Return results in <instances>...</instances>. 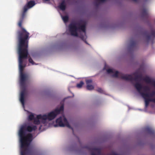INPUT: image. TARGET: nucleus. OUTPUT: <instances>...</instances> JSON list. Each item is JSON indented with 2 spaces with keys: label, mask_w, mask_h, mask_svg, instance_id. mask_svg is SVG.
Instances as JSON below:
<instances>
[{
  "label": "nucleus",
  "mask_w": 155,
  "mask_h": 155,
  "mask_svg": "<svg viewBox=\"0 0 155 155\" xmlns=\"http://www.w3.org/2000/svg\"><path fill=\"white\" fill-rule=\"evenodd\" d=\"M37 129L36 126H23L19 130L18 135L20 143L21 155H25L28 153L29 150L27 147L29 146L33 140L32 135L30 134L26 136L25 131L31 132Z\"/></svg>",
  "instance_id": "2"
},
{
  "label": "nucleus",
  "mask_w": 155,
  "mask_h": 155,
  "mask_svg": "<svg viewBox=\"0 0 155 155\" xmlns=\"http://www.w3.org/2000/svg\"><path fill=\"white\" fill-rule=\"evenodd\" d=\"M134 86L138 92L144 99L146 107H147L149 105L150 102L155 103V98H149L148 97L149 95L147 93L143 92L141 91V89L143 88L144 92L149 91H150V88L149 87L147 86H145L143 87L142 85L138 82L136 83L134 85Z\"/></svg>",
  "instance_id": "6"
},
{
  "label": "nucleus",
  "mask_w": 155,
  "mask_h": 155,
  "mask_svg": "<svg viewBox=\"0 0 155 155\" xmlns=\"http://www.w3.org/2000/svg\"><path fill=\"white\" fill-rule=\"evenodd\" d=\"M91 155H96L94 152H92L91 153Z\"/></svg>",
  "instance_id": "29"
},
{
  "label": "nucleus",
  "mask_w": 155,
  "mask_h": 155,
  "mask_svg": "<svg viewBox=\"0 0 155 155\" xmlns=\"http://www.w3.org/2000/svg\"><path fill=\"white\" fill-rule=\"evenodd\" d=\"M145 131L150 134H153L154 133V131L152 128L149 127H147L145 128Z\"/></svg>",
  "instance_id": "13"
},
{
  "label": "nucleus",
  "mask_w": 155,
  "mask_h": 155,
  "mask_svg": "<svg viewBox=\"0 0 155 155\" xmlns=\"http://www.w3.org/2000/svg\"><path fill=\"white\" fill-rule=\"evenodd\" d=\"M62 18L64 23H66L68 21L69 17L68 16H63L62 17Z\"/></svg>",
  "instance_id": "16"
},
{
  "label": "nucleus",
  "mask_w": 155,
  "mask_h": 155,
  "mask_svg": "<svg viewBox=\"0 0 155 155\" xmlns=\"http://www.w3.org/2000/svg\"><path fill=\"white\" fill-rule=\"evenodd\" d=\"M35 5V2L33 1H31L29 2L27 4V6H28V8L32 7Z\"/></svg>",
  "instance_id": "14"
},
{
  "label": "nucleus",
  "mask_w": 155,
  "mask_h": 155,
  "mask_svg": "<svg viewBox=\"0 0 155 155\" xmlns=\"http://www.w3.org/2000/svg\"><path fill=\"white\" fill-rule=\"evenodd\" d=\"M147 93L149 95L148 97H152L155 95V91H152L150 93Z\"/></svg>",
  "instance_id": "20"
},
{
  "label": "nucleus",
  "mask_w": 155,
  "mask_h": 155,
  "mask_svg": "<svg viewBox=\"0 0 155 155\" xmlns=\"http://www.w3.org/2000/svg\"><path fill=\"white\" fill-rule=\"evenodd\" d=\"M86 88L88 90H91L94 89V87L93 85L91 84H87V85Z\"/></svg>",
  "instance_id": "15"
},
{
  "label": "nucleus",
  "mask_w": 155,
  "mask_h": 155,
  "mask_svg": "<svg viewBox=\"0 0 155 155\" xmlns=\"http://www.w3.org/2000/svg\"><path fill=\"white\" fill-rule=\"evenodd\" d=\"M28 6L27 5H25L24 7L23 12H26L28 9Z\"/></svg>",
  "instance_id": "25"
},
{
  "label": "nucleus",
  "mask_w": 155,
  "mask_h": 155,
  "mask_svg": "<svg viewBox=\"0 0 155 155\" xmlns=\"http://www.w3.org/2000/svg\"><path fill=\"white\" fill-rule=\"evenodd\" d=\"M93 151L96 152L98 154H100L101 153V150L100 149L98 148H93L92 149Z\"/></svg>",
  "instance_id": "17"
},
{
  "label": "nucleus",
  "mask_w": 155,
  "mask_h": 155,
  "mask_svg": "<svg viewBox=\"0 0 155 155\" xmlns=\"http://www.w3.org/2000/svg\"><path fill=\"white\" fill-rule=\"evenodd\" d=\"M86 83L87 85V84H91L92 82V81L91 79L87 80L86 81Z\"/></svg>",
  "instance_id": "24"
},
{
  "label": "nucleus",
  "mask_w": 155,
  "mask_h": 155,
  "mask_svg": "<svg viewBox=\"0 0 155 155\" xmlns=\"http://www.w3.org/2000/svg\"><path fill=\"white\" fill-rule=\"evenodd\" d=\"M25 13L26 12H23L21 15V17L20 18H22L23 19L25 15Z\"/></svg>",
  "instance_id": "27"
},
{
  "label": "nucleus",
  "mask_w": 155,
  "mask_h": 155,
  "mask_svg": "<svg viewBox=\"0 0 155 155\" xmlns=\"http://www.w3.org/2000/svg\"><path fill=\"white\" fill-rule=\"evenodd\" d=\"M58 7L62 11L65 10L66 8V5L64 0L62 1L61 2L59 5Z\"/></svg>",
  "instance_id": "10"
},
{
  "label": "nucleus",
  "mask_w": 155,
  "mask_h": 155,
  "mask_svg": "<svg viewBox=\"0 0 155 155\" xmlns=\"http://www.w3.org/2000/svg\"><path fill=\"white\" fill-rule=\"evenodd\" d=\"M38 115H37V118H35L34 119V124H37V125L40 124V121L39 120V119H41V120H43V123H44L45 122H44L43 119L42 118H39L38 117Z\"/></svg>",
  "instance_id": "12"
},
{
  "label": "nucleus",
  "mask_w": 155,
  "mask_h": 155,
  "mask_svg": "<svg viewBox=\"0 0 155 155\" xmlns=\"http://www.w3.org/2000/svg\"><path fill=\"white\" fill-rule=\"evenodd\" d=\"M145 34L146 35V38L148 41H149L150 39H153L152 41V44H153V39L155 38V31L153 29L151 30L150 33H148L147 31H145Z\"/></svg>",
  "instance_id": "9"
},
{
  "label": "nucleus",
  "mask_w": 155,
  "mask_h": 155,
  "mask_svg": "<svg viewBox=\"0 0 155 155\" xmlns=\"http://www.w3.org/2000/svg\"><path fill=\"white\" fill-rule=\"evenodd\" d=\"M142 16L143 17L147 18L148 17V14L146 8H143L142 11Z\"/></svg>",
  "instance_id": "11"
},
{
  "label": "nucleus",
  "mask_w": 155,
  "mask_h": 155,
  "mask_svg": "<svg viewBox=\"0 0 155 155\" xmlns=\"http://www.w3.org/2000/svg\"><path fill=\"white\" fill-rule=\"evenodd\" d=\"M44 0L45 1H50V0Z\"/></svg>",
  "instance_id": "32"
},
{
  "label": "nucleus",
  "mask_w": 155,
  "mask_h": 155,
  "mask_svg": "<svg viewBox=\"0 0 155 155\" xmlns=\"http://www.w3.org/2000/svg\"><path fill=\"white\" fill-rule=\"evenodd\" d=\"M143 80L146 82L150 83L151 82L150 79L148 77H146L143 78Z\"/></svg>",
  "instance_id": "18"
},
{
  "label": "nucleus",
  "mask_w": 155,
  "mask_h": 155,
  "mask_svg": "<svg viewBox=\"0 0 155 155\" xmlns=\"http://www.w3.org/2000/svg\"><path fill=\"white\" fill-rule=\"evenodd\" d=\"M135 2H137L138 1V0H133Z\"/></svg>",
  "instance_id": "31"
},
{
  "label": "nucleus",
  "mask_w": 155,
  "mask_h": 155,
  "mask_svg": "<svg viewBox=\"0 0 155 155\" xmlns=\"http://www.w3.org/2000/svg\"><path fill=\"white\" fill-rule=\"evenodd\" d=\"M152 84L155 86V81H153V83Z\"/></svg>",
  "instance_id": "30"
},
{
  "label": "nucleus",
  "mask_w": 155,
  "mask_h": 155,
  "mask_svg": "<svg viewBox=\"0 0 155 155\" xmlns=\"http://www.w3.org/2000/svg\"><path fill=\"white\" fill-rule=\"evenodd\" d=\"M56 122L57 124L54 125L55 127H57L58 125L61 127L66 126L69 128H71L73 132V128L71 127L66 118L64 116H63L60 117L56 120Z\"/></svg>",
  "instance_id": "8"
},
{
  "label": "nucleus",
  "mask_w": 155,
  "mask_h": 155,
  "mask_svg": "<svg viewBox=\"0 0 155 155\" xmlns=\"http://www.w3.org/2000/svg\"><path fill=\"white\" fill-rule=\"evenodd\" d=\"M136 44V42L134 41H131L130 43V46L131 47H133Z\"/></svg>",
  "instance_id": "22"
},
{
  "label": "nucleus",
  "mask_w": 155,
  "mask_h": 155,
  "mask_svg": "<svg viewBox=\"0 0 155 155\" xmlns=\"http://www.w3.org/2000/svg\"><path fill=\"white\" fill-rule=\"evenodd\" d=\"M84 84V83L83 81H81L79 83L77 84V87L78 88H81L82 87Z\"/></svg>",
  "instance_id": "19"
},
{
  "label": "nucleus",
  "mask_w": 155,
  "mask_h": 155,
  "mask_svg": "<svg viewBox=\"0 0 155 155\" xmlns=\"http://www.w3.org/2000/svg\"><path fill=\"white\" fill-rule=\"evenodd\" d=\"M69 28L70 32L71 35L78 36V31H81L84 33V35H80V37L86 43L88 44L86 41L87 36L86 32V24L84 23L81 25L80 23L76 24L75 22H72L69 25Z\"/></svg>",
  "instance_id": "3"
},
{
  "label": "nucleus",
  "mask_w": 155,
  "mask_h": 155,
  "mask_svg": "<svg viewBox=\"0 0 155 155\" xmlns=\"http://www.w3.org/2000/svg\"><path fill=\"white\" fill-rule=\"evenodd\" d=\"M64 106L63 105H61L59 108L56 109L48 113L47 115H41V114L38 115L39 118H42L45 122L46 120H51L54 119L57 115L60 114L61 111L64 110Z\"/></svg>",
  "instance_id": "7"
},
{
  "label": "nucleus",
  "mask_w": 155,
  "mask_h": 155,
  "mask_svg": "<svg viewBox=\"0 0 155 155\" xmlns=\"http://www.w3.org/2000/svg\"><path fill=\"white\" fill-rule=\"evenodd\" d=\"M23 20L22 18H20L18 23V25L21 28V30L18 31L17 32L18 46L28 45L30 38L29 33L22 26Z\"/></svg>",
  "instance_id": "4"
},
{
  "label": "nucleus",
  "mask_w": 155,
  "mask_h": 155,
  "mask_svg": "<svg viewBox=\"0 0 155 155\" xmlns=\"http://www.w3.org/2000/svg\"><path fill=\"white\" fill-rule=\"evenodd\" d=\"M28 119L30 120H34L35 119L34 115L32 114H30L28 116Z\"/></svg>",
  "instance_id": "21"
},
{
  "label": "nucleus",
  "mask_w": 155,
  "mask_h": 155,
  "mask_svg": "<svg viewBox=\"0 0 155 155\" xmlns=\"http://www.w3.org/2000/svg\"><path fill=\"white\" fill-rule=\"evenodd\" d=\"M94 4L96 6H98L99 5V3L97 2H94Z\"/></svg>",
  "instance_id": "28"
},
{
  "label": "nucleus",
  "mask_w": 155,
  "mask_h": 155,
  "mask_svg": "<svg viewBox=\"0 0 155 155\" xmlns=\"http://www.w3.org/2000/svg\"><path fill=\"white\" fill-rule=\"evenodd\" d=\"M107 72L108 74H113L112 75L113 77L120 78L126 81H130L132 83H133L132 82L133 81H138V80H140L142 78V75L141 74L137 75L136 72L133 74L135 76V77L134 78L131 74H124L121 73L117 71H115L111 69H107Z\"/></svg>",
  "instance_id": "5"
},
{
  "label": "nucleus",
  "mask_w": 155,
  "mask_h": 155,
  "mask_svg": "<svg viewBox=\"0 0 155 155\" xmlns=\"http://www.w3.org/2000/svg\"><path fill=\"white\" fill-rule=\"evenodd\" d=\"M28 45L18 46V53L19 54V66L20 72V83L21 89L20 93V101L22 105L24 106L25 97L26 91V81L28 79V76L24 73L23 71L25 65L22 64L23 59L27 58L28 55Z\"/></svg>",
  "instance_id": "1"
},
{
  "label": "nucleus",
  "mask_w": 155,
  "mask_h": 155,
  "mask_svg": "<svg viewBox=\"0 0 155 155\" xmlns=\"http://www.w3.org/2000/svg\"><path fill=\"white\" fill-rule=\"evenodd\" d=\"M97 91L100 93H103L104 91L100 88H99L97 89Z\"/></svg>",
  "instance_id": "26"
},
{
  "label": "nucleus",
  "mask_w": 155,
  "mask_h": 155,
  "mask_svg": "<svg viewBox=\"0 0 155 155\" xmlns=\"http://www.w3.org/2000/svg\"><path fill=\"white\" fill-rule=\"evenodd\" d=\"M28 61L30 63H31L32 65L35 64L34 62L33 61V60L31 57L29 58Z\"/></svg>",
  "instance_id": "23"
}]
</instances>
